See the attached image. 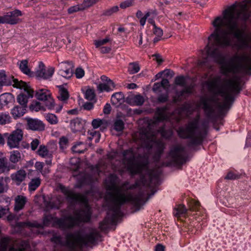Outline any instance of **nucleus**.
I'll use <instances>...</instances> for the list:
<instances>
[{
  "instance_id": "obj_1",
  "label": "nucleus",
  "mask_w": 251,
  "mask_h": 251,
  "mask_svg": "<svg viewBox=\"0 0 251 251\" xmlns=\"http://www.w3.org/2000/svg\"><path fill=\"white\" fill-rule=\"evenodd\" d=\"M122 162L119 161V165L114 166L115 171L120 173L127 170L132 175L140 174V178L135 184L129 185L125 182L121 187L118 186V177L111 174L108 178L107 189L110 191L106 194L105 199L108 202L109 210L107 216L100 223L99 228L101 230L107 229L110 225H115L119 217L122 216L121 206L127 202H132L138 207L145 204L150 197L154 195L155 191L149 194L148 191L141 188L139 193L133 196L131 194L123 193L122 189L131 190L143 186L146 189H151L156 186L159 181V175L149 168V158L147 156L139 155L136 158L135 153L132 149L125 150L123 153Z\"/></svg>"
},
{
  "instance_id": "obj_2",
  "label": "nucleus",
  "mask_w": 251,
  "mask_h": 251,
  "mask_svg": "<svg viewBox=\"0 0 251 251\" xmlns=\"http://www.w3.org/2000/svg\"><path fill=\"white\" fill-rule=\"evenodd\" d=\"M251 7V0L236 2L223 12V17L215 18L212 23L214 30L209 36L208 43L203 50L204 60L199 62V65L202 66L209 58L216 62L223 60L222 50L230 45L231 35L237 38L240 37L238 21L245 22L249 19Z\"/></svg>"
},
{
  "instance_id": "obj_3",
  "label": "nucleus",
  "mask_w": 251,
  "mask_h": 251,
  "mask_svg": "<svg viewBox=\"0 0 251 251\" xmlns=\"http://www.w3.org/2000/svg\"><path fill=\"white\" fill-rule=\"evenodd\" d=\"M221 79L217 76L207 82L208 90L213 94L208 98H201L200 105L204 112L211 114L214 106H217L219 112L223 114L229 109L234 100V96L239 93L240 81L239 78L234 76L231 78L222 79L220 84L218 82Z\"/></svg>"
},
{
  "instance_id": "obj_4",
  "label": "nucleus",
  "mask_w": 251,
  "mask_h": 251,
  "mask_svg": "<svg viewBox=\"0 0 251 251\" xmlns=\"http://www.w3.org/2000/svg\"><path fill=\"white\" fill-rule=\"evenodd\" d=\"M58 188L71 204L81 203L82 205L79 209L75 211V217L69 216L66 219H56L54 223L60 228L67 229L73 227L80 222H89L92 213L86 198L83 195L75 193L62 184H59Z\"/></svg>"
},
{
  "instance_id": "obj_5",
  "label": "nucleus",
  "mask_w": 251,
  "mask_h": 251,
  "mask_svg": "<svg viewBox=\"0 0 251 251\" xmlns=\"http://www.w3.org/2000/svg\"><path fill=\"white\" fill-rule=\"evenodd\" d=\"M101 237L100 232L96 229H91L89 232L82 234L80 231L69 233L66 236L64 249L61 251H82L84 246L95 244ZM9 239L2 238L0 241V251H7ZM10 251H24L11 248Z\"/></svg>"
},
{
  "instance_id": "obj_6",
  "label": "nucleus",
  "mask_w": 251,
  "mask_h": 251,
  "mask_svg": "<svg viewBox=\"0 0 251 251\" xmlns=\"http://www.w3.org/2000/svg\"><path fill=\"white\" fill-rule=\"evenodd\" d=\"M154 126H142L139 131L132 134V138L136 142H138L141 146L150 149L155 147V156L160 157L164 149V145L161 141L156 139V134L160 133L162 136L168 138L172 136L171 130L167 132L164 130V126H161L158 132L153 131Z\"/></svg>"
},
{
  "instance_id": "obj_7",
  "label": "nucleus",
  "mask_w": 251,
  "mask_h": 251,
  "mask_svg": "<svg viewBox=\"0 0 251 251\" xmlns=\"http://www.w3.org/2000/svg\"><path fill=\"white\" fill-rule=\"evenodd\" d=\"M242 43L244 47L251 50V37L249 41L244 40ZM221 71L226 76L229 74L251 75V55L248 54H243L241 56L234 55L228 62L221 66Z\"/></svg>"
},
{
  "instance_id": "obj_8",
  "label": "nucleus",
  "mask_w": 251,
  "mask_h": 251,
  "mask_svg": "<svg viewBox=\"0 0 251 251\" xmlns=\"http://www.w3.org/2000/svg\"><path fill=\"white\" fill-rule=\"evenodd\" d=\"M208 126H179L177 133L180 138L188 139L187 146L192 147L202 143L207 135Z\"/></svg>"
},
{
  "instance_id": "obj_9",
  "label": "nucleus",
  "mask_w": 251,
  "mask_h": 251,
  "mask_svg": "<svg viewBox=\"0 0 251 251\" xmlns=\"http://www.w3.org/2000/svg\"><path fill=\"white\" fill-rule=\"evenodd\" d=\"M22 90L23 91L18 96L17 99L21 105H16L11 109V113L15 119L24 115L25 113L28 99L33 98L34 95V91L29 85L23 88Z\"/></svg>"
},
{
  "instance_id": "obj_10",
  "label": "nucleus",
  "mask_w": 251,
  "mask_h": 251,
  "mask_svg": "<svg viewBox=\"0 0 251 251\" xmlns=\"http://www.w3.org/2000/svg\"><path fill=\"white\" fill-rule=\"evenodd\" d=\"M169 156L172 161L177 165H182L186 161V152L184 147L177 145L170 150Z\"/></svg>"
},
{
  "instance_id": "obj_11",
  "label": "nucleus",
  "mask_w": 251,
  "mask_h": 251,
  "mask_svg": "<svg viewBox=\"0 0 251 251\" xmlns=\"http://www.w3.org/2000/svg\"><path fill=\"white\" fill-rule=\"evenodd\" d=\"M125 117L122 113H118L115 120L111 118H104L102 119L99 118L94 119L92 122V126H124Z\"/></svg>"
},
{
  "instance_id": "obj_12",
  "label": "nucleus",
  "mask_w": 251,
  "mask_h": 251,
  "mask_svg": "<svg viewBox=\"0 0 251 251\" xmlns=\"http://www.w3.org/2000/svg\"><path fill=\"white\" fill-rule=\"evenodd\" d=\"M0 84L1 85H13L14 87L22 90L23 88L29 85V84L22 80L19 81L13 76L8 77L4 71H0Z\"/></svg>"
},
{
  "instance_id": "obj_13",
  "label": "nucleus",
  "mask_w": 251,
  "mask_h": 251,
  "mask_svg": "<svg viewBox=\"0 0 251 251\" xmlns=\"http://www.w3.org/2000/svg\"><path fill=\"white\" fill-rule=\"evenodd\" d=\"M22 15V11L19 9L7 12L3 16H0V24L16 25L20 21L18 17Z\"/></svg>"
},
{
  "instance_id": "obj_14",
  "label": "nucleus",
  "mask_w": 251,
  "mask_h": 251,
  "mask_svg": "<svg viewBox=\"0 0 251 251\" xmlns=\"http://www.w3.org/2000/svg\"><path fill=\"white\" fill-rule=\"evenodd\" d=\"M36 97L39 100L45 102L46 106L49 109H53L55 103L51 96V93L47 89H40L36 92Z\"/></svg>"
},
{
  "instance_id": "obj_15",
  "label": "nucleus",
  "mask_w": 251,
  "mask_h": 251,
  "mask_svg": "<svg viewBox=\"0 0 251 251\" xmlns=\"http://www.w3.org/2000/svg\"><path fill=\"white\" fill-rule=\"evenodd\" d=\"M23 137V132L20 129H17L9 134L7 138V144L10 149L19 148L20 142Z\"/></svg>"
},
{
  "instance_id": "obj_16",
  "label": "nucleus",
  "mask_w": 251,
  "mask_h": 251,
  "mask_svg": "<svg viewBox=\"0 0 251 251\" xmlns=\"http://www.w3.org/2000/svg\"><path fill=\"white\" fill-rule=\"evenodd\" d=\"M58 74L66 78H70L73 75L74 65L72 62H62L59 64Z\"/></svg>"
},
{
  "instance_id": "obj_17",
  "label": "nucleus",
  "mask_w": 251,
  "mask_h": 251,
  "mask_svg": "<svg viewBox=\"0 0 251 251\" xmlns=\"http://www.w3.org/2000/svg\"><path fill=\"white\" fill-rule=\"evenodd\" d=\"M54 72V68L50 67L46 69L44 64L42 62H40L35 74L37 77L47 79L52 77Z\"/></svg>"
},
{
  "instance_id": "obj_18",
  "label": "nucleus",
  "mask_w": 251,
  "mask_h": 251,
  "mask_svg": "<svg viewBox=\"0 0 251 251\" xmlns=\"http://www.w3.org/2000/svg\"><path fill=\"white\" fill-rule=\"evenodd\" d=\"M11 180L18 186L20 185L26 177V173L24 169H20L11 175Z\"/></svg>"
},
{
  "instance_id": "obj_19",
  "label": "nucleus",
  "mask_w": 251,
  "mask_h": 251,
  "mask_svg": "<svg viewBox=\"0 0 251 251\" xmlns=\"http://www.w3.org/2000/svg\"><path fill=\"white\" fill-rule=\"evenodd\" d=\"M64 201L61 196H57L52 198L50 201H45V204L48 208L59 209Z\"/></svg>"
},
{
  "instance_id": "obj_20",
  "label": "nucleus",
  "mask_w": 251,
  "mask_h": 251,
  "mask_svg": "<svg viewBox=\"0 0 251 251\" xmlns=\"http://www.w3.org/2000/svg\"><path fill=\"white\" fill-rule=\"evenodd\" d=\"M126 101L131 105L140 106L144 103L145 100L141 95H133L127 97Z\"/></svg>"
},
{
  "instance_id": "obj_21",
  "label": "nucleus",
  "mask_w": 251,
  "mask_h": 251,
  "mask_svg": "<svg viewBox=\"0 0 251 251\" xmlns=\"http://www.w3.org/2000/svg\"><path fill=\"white\" fill-rule=\"evenodd\" d=\"M15 201L14 210L18 212L24 208L27 202V199L24 196L18 195L15 198Z\"/></svg>"
},
{
  "instance_id": "obj_22",
  "label": "nucleus",
  "mask_w": 251,
  "mask_h": 251,
  "mask_svg": "<svg viewBox=\"0 0 251 251\" xmlns=\"http://www.w3.org/2000/svg\"><path fill=\"white\" fill-rule=\"evenodd\" d=\"M14 101V97L10 93H5L0 96V105L4 106Z\"/></svg>"
},
{
  "instance_id": "obj_23",
  "label": "nucleus",
  "mask_w": 251,
  "mask_h": 251,
  "mask_svg": "<svg viewBox=\"0 0 251 251\" xmlns=\"http://www.w3.org/2000/svg\"><path fill=\"white\" fill-rule=\"evenodd\" d=\"M28 63V60L25 59L19 61L17 63V65L22 73L29 76H31L32 75V72L30 70Z\"/></svg>"
},
{
  "instance_id": "obj_24",
  "label": "nucleus",
  "mask_w": 251,
  "mask_h": 251,
  "mask_svg": "<svg viewBox=\"0 0 251 251\" xmlns=\"http://www.w3.org/2000/svg\"><path fill=\"white\" fill-rule=\"evenodd\" d=\"M97 88L100 92H109L114 90L115 85L112 80L109 79L107 82L99 84Z\"/></svg>"
},
{
  "instance_id": "obj_25",
  "label": "nucleus",
  "mask_w": 251,
  "mask_h": 251,
  "mask_svg": "<svg viewBox=\"0 0 251 251\" xmlns=\"http://www.w3.org/2000/svg\"><path fill=\"white\" fill-rule=\"evenodd\" d=\"M191 106L189 103H185L179 109L176 110L175 112L179 113V115L176 118V121H178L182 117L181 113H185L188 116L191 112Z\"/></svg>"
},
{
  "instance_id": "obj_26",
  "label": "nucleus",
  "mask_w": 251,
  "mask_h": 251,
  "mask_svg": "<svg viewBox=\"0 0 251 251\" xmlns=\"http://www.w3.org/2000/svg\"><path fill=\"white\" fill-rule=\"evenodd\" d=\"M167 110V107H158L156 109V116L158 120L164 121L169 119Z\"/></svg>"
},
{
  "instance_id": "obj_27",
  "label": "nucleus",
  "mask_w": 251,
  "mask_h": 251,
  "mask_svg": "<svg viewBox=\"0 0 251 251\" xmlns=\"http://www.w3.org/2000/svg\"><path fill=\"white\" fill-rule=\"evenodd\" d=\"M38 154L42 157L51 158L52 157V151H50L45 145H41L37 151Z\"/></svg>"
},
{
  "instance_id": "obj_28",
  "label": "nucleus",
  "mask_w": 251,
  "mask_h": 251,
  "mask_svg": "<svg viewBox=\"0 0 251 251\" xmlns=\"http://www.w3.org/2000/svg\"><path fill=\"white\" fill-rule=\"evenodd\" d=\"M59 95L58 96V99L62 101H65L68 100L69 94L68 90L63 86L61 85L59 87Z\"/></svg>"
},
{
  "instance_id": "obj_29",
  "label": "nucleus",
  "mask_w": 251,
  "mask_h": 251,
  "mask_svg": "<svg viewBox=\"0 0 251 251\" xmlns=\"http://www.w3.org/2000/svg\"><path fill=\"white\" fill-rule=\"evenodd\" d=\"M124 99V96L122 93L118 92L115 93L113 94L111 100L112 103L114 105H118L121 104L123 101Z\"/></svg>"
},
{
  "instance_id": "obj_30",
  "label": "nucleus",
  "mask_w": 251,
  "mask_h": 251,
  "mask_svg": "<svg viewBox=\"0 0 251 251\" xmlns=\"http://www.w3.org/2000/svg\"><path fill=\"white\" fill-rule=\"evenodd\" d=\"M41 180L39 177L31 178L28 184L29 191H34L41 184Z\"/></svg>"
},
{
  "instance_id": "obj_31",
  "label": "nucleus",
  "mask_w": 251,
  "mask_h": 251,
  "mask_svg": "<svg viewBox=\"0 0 251 251\" xmlns=\"http://www.w3.org/2000/svg\"><path fill=\"white\" fill-rule=\"evenodd\" d=\"M195 86V85L194 83H191L189 86L185 85L181 91L177 93V96L178 97H183L185 94L189 95L193 94Z\"/></svg>"
},
{
  "instance_id": "obj_32",
  "label": "nucleus",
  "mask_w": 251,
  "mask_h": 251,
  "mask_svg": "<svg viewBox=\"0 0 251 251\" xmlns=\"http://www.w3.org/2000/svg\"><path fill=\"white\" fill-rule=\"evenodd\" d=\"M187 211V208L183 204H179L174 209V215L175 217H179L185 214Z\"/></svg>"
},
{
  "instance_id": "obj_33",
  "label": "nucleus",
  "mask_w": 251,
  "mask_h": 251,
  "mask_svg": "<svg viewBox=\"0 0 251 251\" xmlns=\"http://www.w3.org/2000/svg\"><path fill=\"white\" fill-rule=\"evenodd\" d=\"M10 169L7 159L5 158H0V175L9 172Z\"/></svg>"
},
{
  "instance_id": "obj_34",
  "label": "nucleus",
  "mask_w": 251,
  "mask_h": 251,
  "mask_svg": "<svg viewBox=\"0 0 251 251\" xmlns=\"http://www.w3.org/2000/svg\"><path fill=\"white\" fill-rule=\"evenodd\" d=\"M12 118L7 112H0V125L9 124L11 122Z\"/></svg>"
},
{
  "instance_id": "obj_35",
  "label": "nucleus",
  "mask_w": 251,
  "mask_h": 251,
  "mask_svg": "<svg viewBox=\"0 0 251 251\" xmlns=\"http://www.w3.org/2000/svg\"><path fill=\"white\" fill-rule=\"evenodd\" d=\"M153 34L156 36V37L153 39V41L154 43H156L160 40L163 35V32L161 28L156 26V25H154V26H153Z\"/></svg>"
},
{
  "instance_id": "obj_36",
  "label": "nucleus",
  "mask_w": 251,
  "mask_h": 251,
  "mask_svg": "<svg viewBox=\"0 0 251 251\" xmlns=\"http://www.w3.org/2000/svg\"><path fill=\"white\" fill-rule=\"evenodd\" d=\"M76 177L78 182L80 183V185L83 184L88 183L91 179L89 175L83 173L79 174L76 176Z\"/></svg>"
},
{
  "instance_id": "obj_37",
  "label": "nucleus",
  "mask_w": 251,
  "mask_h": 251,
  "mask_svg": "<svg viewBox=\"0 0 251 251\" xmlns=\"http://www.w3.org/2000/svg\"><path fill=\"white\" fill-rule=\"evenodd\" d=\"M20 159L21 153L18 151H13L10 152L9 160L11 162L16 163Z\"/></svg>"
},
{
  "instance_id": "obj_38",
  "label": "nucleus",
  "mask_w": 251,
  "mask_h": 251,
  "mask_svg": "<svg viewBox=\"0 0 251 251\" xmlns=\"http://www.w3.org/2000/svg\"><path fill=\"white\" fill-rule=\"evenodd\" d=\"M29 109L31 111L38 112L41 110L44 109V107L42 105L41 103L37 101H33L29 106Z\"/></svg>"
},
{
  "instance_id": "obj_39",
  "label": "nucleus",
  "mask_w": 251,
  "mask_h": 251,
  "mask_svg": "<svg viewBox=\"0 0 251 251\" xmlns=\"http://www.w3.org/2000/svg\"><path fill=\"white\" fill-rule=\"evenodd\" d=\"M146 13H151V14H149L150 17L147 19L149 23L152 25L153 26H154V25H156L154 22V19L157 15L156 10L154 9H151L148 11Z\"/></svg>"
},
{
  "instance_id": "obj_40",
  "label": "nucleus",
  "mask_w": 251,
  "mask_h": 251,
  "mask_svg": "<svg viewBox=\"0 0 251 251\" xmlns=\"http://www.w3.org/2000/svg\"><path fill=\"white\" fill-rule=\"evenodd\" d=\"M25 120L27 122V126H44L43 122L38 119H32L29 117H26Z\"/></svg>"
},
{
  "instance_id": "obj_41",
  "label": "nucleus",
  "mask_w": 251,
  "mask_h": 251,
  "mask_svg": "<svg viewBox=\"0 0 251 251\" xmlns=\"http://www.w3.org/2000/svg\"><path fill=\"white\" fill-rule=\"evenodd\" d=\"M140 70L139 64L137 63H131L129 64L128 71L130 74H134L138 73Z\"/></svg>"
},
{
  "instance_id": "obj_42",
  "label": "nucleus",
  "mask_w": 251,
  "mask_h": 251,
  "mask_svg": "<svg viewBox=\"0 0 251 251\" xmlns=\"http://www.w3.org/2000/svg\"><path fill=\"white\" fill-rule=\"evenodd\" d=\"M89 124L86 121L79 118H76L71 121V126H85Z\"/></svg>"
},
{
  "instance_id": "obj_43",
  "label": "nucleus",
  "mask_w": 251,
  "mask_h": 251,
  "mask_svg": "<svg viewBox=\"0 0 251 251\" xmlns=\"http://www.w3.org/2000/svg\"><path fill=\"white\" fill-rule=\"evenodd\" d=\"M45 118L46 120L51 125H55L58 122V119L57 117L53 114H47Z\"/></svg>"
},
{
  "instance_id": "obj_44",
  "label": "nucleus",
  "mask_w": 251,
  "mask_h": 251,
  "mask_svg": "<svg viewBox=\"0 0 251 251\" xmlns=\"http://www.w3.org/2000/svg\"><path fill=\"white\" fill-rule=\"evenodd\" d=\"M119 8L118 6H114L110 8L104 10L103 15L106 16H109L119 11Z\"/></svg>"
},
{
  "instance_id": "obj_45",
  "label": "nucleus",
  "mask_w": 251,
  "mask_h": 251,
  "mask_svg": "<svg viewBox=\"0 0 251 251\" xmlns=\"http://www.w3.org/2000/svg\"><path fill=\"white\" fill-rule=\"evenodd\" d=\"M175 83L177 85L184 87L186 84V78L182 75L176 76L175 79Z\"/></svg>"
},
{
  "instance_id": "obj_46",
  "label": "nucleus",
  "mask_w": 251,
  "mask_h": 251,
  "mask_svg": "<svg viewBox=\"0 0 251 251\" xmlns=\"http://www.w3.org/2000/svg\"><path fill=\"white\" fill-rule=\"evenodd\" d=\"M124 126H111L110 129L112 134L120 136L122 134Z\"/></svg>"
},
{
  "instance_id": "obj_47",
  "label": "nucleus",
  "mask_w": 251,
  "mask_h": 251,
  "mask_svg": "<svg viewBox=\"0 0 251 251\" xmlns=\"http://www.w3.org/2000/svg\"><path fill=\"white\" fill-rule=\"evenodd\" d=\"M10 203V199L5 196L0 197V207H8Z\"/></svg>"
},
{
  "instance_id": "obj_48",
  "label": "nucleus",
  "mask_w": 251,
  "mask_h": 251,
  "mask_svg": "<svg viewBox=\"0 0 251 251\" xmlns=\"http://www.w3.org/2000/svg\"><path fill=\"white\" fill-rule=\"evenodd\" d=\"M44 167V163L41 162H36L35 164V168H36L37 172L35 171H31V173H33V174H37V176L39 175L40 173H42L44 174L42 172V170Z\"/></svg>"
},
{
  "instance_id": "obj_49",
  "label": "nucleus",
  "mask_w": 251,
  "mask_h": 251,
  "mask_svg": "<svg viewBox=\"0 0 251 251\" xmlns=\"http://www.w3.org/2000/svg\"><path fill=\"white\" fill-rule=\"evenodd\" d=\"M82 145L81 142L78 143L74 145L72 148V151L74 153H83L86 150V149H79L78 147Z\"/></svg>"
},
{
  "instance_id": "obj_50",
  "label": "nucleus",
  "mask_w": 251,
  "mask_h": 251,
  "mask_svg": "<svg viewBox=\"0 0 251 251\" xmlns=\"http://www.w3.org/2000/svg\"><path fill=\"white\" fill-rule=\"evenodd\" d=\"M59 144L60 149L63 150L66 149L68 146V139L66 137L63 136L60 138Z\"/></svg>"
},
{
  "instance_id": "obj_51",
  "label": "nucleus",
  "mask_w": 251,
  "mask_h": 251,
  "mask_svg": "<svg viewBox=\"0 0 251 251\" xmlns=\"http://www.w3.org/2000/svg\"><path fill=\"white\" fill-rule=\"evenodd\" d=\"M85 98L89 100H93L95 98L94 91L91 89L87 90L85 93Z\"/></svg>"
},
{
  "instance_id": "obj_52",
  "label": "nucleus",
  "mask_w": 251,
  "mask_h": 251,
  "mask_svg": "<svg viewBox=\"0 0 251 251\" xmlns=\"http://www.w3.org/2000/svg\"><path fill=\"white\" fill-rule=\"evenodd\" d=\"M83 7H82V5L80 4H77L75 6H73L70 7L68 9V12L69 14H72L75 12H76L79 11L83 10Z\"/></svg>"
},
{
  "instance_id": "obj_53",
  "label": "nucleus",
  "mask_w": 251,
  "mask_h": 251,
  "mask_svg": "<svg viewBox=\"0 0 251 251\" xmlns=\"http://www.w3.org/2000/svg\"><path fill=\"white\" fill-rule=\"evenodd\" d=\"M109 41L108 38H106L101 40H97L94 41V44L97 48H100L102 46L105 45Z\"/></svg>"
},
{
  "instance_id": "obj_54",
  "label": "nucleus",
  "mask_w": 251,
  "mask_h": 251,
  "mask_svg": "<svg viewBox=\"0 0 251 251\" xmlns=\"http://www.w3.org/2000/svg\"><path fill=\"white\" fill-rule=\"evenodd\" d=\"M134 0H126L120 4V6L122 9H126L133 5Z\"/></svg>"
},
{
  "instance_id": "obj_55",
  "label": "nucleus",
  "mask_w": 251,
  "mask_h": 251,
  "mask_svg": "<svg viewBox=\"0 0 251 251\" xmlns=\"http://www.w3.org/2000/svg\"><path fill=\"white\" fill-rule=\"evenodd\" d=\"M8 189V186L5 184L3 182V177H0V194L3 193L7 191Z\"/></svg>"
},
{
  "instance_id": "obj_56",
  "label": "nucleus",
  "mask_w": 251,
  "mask_h": 251,
  "mask_svg": "<svg viewBox=\"0 0 251 251\" xmlns=\"http://www.w3.org/2000/svg\"><path fill=\"white\" fill-rule=\"evenodd\" d=\"M240 176V175L238 174L229 172L225 177V178L226 179L234 180L239 178Z\"/></svg>"
},
{
  "instance_id": "obj_57",
  "label": "nucleus",
  "mask_w": 251,
  "mask_h": 251,
  "mask_svg": "<svg viewBox=\"0 0 251 251\" xmlns=\"http://www.w3.org/2000/svg\"><path fill=\"white\" fill-rule=\"evenodd\" d=\"M160 83L161 86H162V87L166 91H168L170 87V83L168 79L166 78H163L162 79Z\"/></svg>"
},
{
  "instance_id": "obj_58",
  "label": "nucleus",
  "mask_w": 251,
  "mask_h": 251,
  "mask_svg": "<svg viewBox=\"0 0 251 251\" xmlns=\"http://www.w3.org/2000/svg\"><path fill=\"white\" fill-rule=\"evenodd\" d=\"M84 71L81 68H76L75 75L77 78H81L84 75Z\"/></svg>"
},
{
  "instance_id": "obj_59",
  "label": "nucleus",
  "mask_w": 251,
  "mask_h": 251,
  "mask_svg": "<svg viewBox=\"0 0 251 251\" xmlns=\"http://www.w3.org/2000/svg\"><path fill=\"white\" fill-rule=\"evenodd\" d=\"M94 4L93 0H83V2L81 4V5L82 7H83V9H85L86 8L91 6Z\"/></svg>"
},
{
  "instance_id": "obj_60",
  "label": "nucleus",
  "mask_w": 251,
  "mask_h": 251,
  "mask_svg": "<svg viewBox=\"0 0 251 251\" xmlns=\"http://www.w3.org/2000/svg\"><path fill=\"white\" fill-rule=\"evenodd\" d=\"M168 100V94L167 92L166 94L160 95L157 98V100L159 102H165Z\"/></svg>"
},
{
  "instance_id": "obj_61",
  "label": "nucleus",
  "mask_w": 251,
  "mask_h": 251,
  "mask_svg": "<svg viewBox=\"0 0 251 251\" xmlns=\"http://www.w3.org/2000/svg\"><path fill=\"white\" fill-rule=\"evenodd\" d=\"M161 87L160 82H156L153 85L152 90L154 93L158 94L161 92Z\"/></svg>"
},
{
  "instance_id": "obj_62",
  "label": "nucleus",
  "mask_w": 251,
  "mask_h": 251,
  "mask_svg": "<svg viewBox=\"0 0 251 251\" xmlns=\"http://www.w3.org/2000/svg\"><path fill=\"white\" fill-rule=\"evenodd\" d=\"M52 217L51 215H46L43 220V225L44 226H48L51 222V220H52Z\"/></svg>"
},
{
  "instance_id": "obj_63",
  "label": "nucleus",
  "mask_w": 251,
  "mask_h": 251,
  "mask_svg": "<svg viewBox=\"0 0 251 251\" xmlns=\"http://www.w3.org/2000/svg\"><path fill=\"white\" fill-rule=\"evenodd\" d=\"M51 240L56 244L62 245L63 244L62 237L60 236H53Z\"/></svg>"
},
{
  "instance_id": "obj_64",
  "label": "nucleus",
  "mask_w": 251,
  "mask_h": 251,
  "mask_svg": "<svg viewBox=\"0 0 251 251\" xmlns=\"http://www.w3.org/2000/svg\"><path fill=\"white\" fill-rule=\"evenodd\" d=\"M200 206V202L194 201L191 202L190 208L191 210H197Z\"/></svg>"
}]
</instances>
